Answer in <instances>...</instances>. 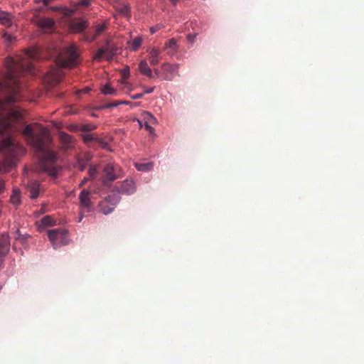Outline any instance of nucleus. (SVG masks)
Returning <instances> with one entry per match:
<instances>
[{"instance_id":"nucleus-38","label":"nucleus","mask_w":364,"mask_h":364,"mask_svg":"<svg viewBox=\"0 0 364 364\" xmlns=\"http://www.w3.org/2000/svg\"><path fill=\"white\" fill-rule=\"evenodd\" d=\"M0 19L2 21H8V14H6V13H0Z\"/></svg>"},{"instance_id":"nucleus-28","label":"nucleus","mask_w":364,"mask_h":364,"mask_svg":"<svg viewBox=\"0 0 364 364\" xmlns=\"http://www.w3.org/2000/svg\"><path fill=\"white\" fill-rule=\"evenodd\" d=\"M75 166L78 168V169H80L81 171H83V170H85L86 166L81 156H78Z\"/></svg>"},{"instance_id":"nucleus-36","label":"nucleus","mask_w":364,"mask_h":364,"mask_svg":"<svg viewBox=\"0 0 364 364\" xmlns=\"http://www.w3.org/2000/svg\"><path fill=\"white\" fill-rule=\"evenodd\" d=\"M161 67L160 69H154V76H156L157 77H161Z\"/></svg>"},{"instance_id":"nucleus-44","label":"nucleus","mask_w":364,"mask_h":364,"mask_svg":"<svg viewBox=\"0 0 364 364\" xmlns=\"http://www.w3.org/2000/svg\"><path fill=\"white\" fill-rule=\"evenodd\" d=\"M88 178H83V180L81 181V183H80V186H83V185L85 184V183H86L87 181Z\"/></svg>"},{"instance_id":"nucleus-46","label":"nucleus","mask_w":364,"mask_h":364,"mask_svg":"<svg viewBox=\"0 0 364 364\" xmlns=\"http://www.w3.org/2000/svg\"><path fill=\"white\" fill-rule=\"evenodd\" d=\"M50 1H52V0H43V4H48L50 3Z\"/></svg>"},{"instance_id":"nucleus-3","label":"nucleus","mask_w":364,"mask_h":364,"mask_svg":"<svg viewBox=\"0 0 364 364\" xmlns=\"http://www.w3.org/2000/svg\"><path fill=\"white\" fill-rule=\"evenodd\" d=\"M74 12L73 9H62V21H64L72 33H81L87 28V21L82 18H72Z\"/></svg>"},{"instance_id":"nucleus-22","label":"nucleus","mask_w":364,"mask_h":364,"mask_svg":"<svg viewBox=\"0 0 364 364\" xmlns=\"http://www.w3.org/2000/svg\"><path fill=\"white\" fill-rule=\"evenodd\" d=\"M55 225H57L55 219L50 215H46L41 219V223L38 227L55 226Z\"/></svg>"},{"instance_id":"nucleus-6","label":"nucleus","mask_w":364,"mask_h":364,"mask_svg":"<svg viewBox=\"0 0 364 364\" xmlns=\"http://www.w3.org/2000/svg\"><path fill=\"white\" fill-rule=\"evenodd\" d=\"M119 200L120 198L119 196H117V194H109L108 196H106V198L99 202V211L105 215L111 213V212L114 211L115 209Z\"/></svg>"},{"instance_id":"nucleus-9","label":"nucleus","mask_w":364,"mask_h":364,"mask_svg":"<svg viewBox=\"0 0 364 364\" xmlns=\"http://www.w3.org/2000/svg\"><path fill=\"white\" fill-rule=\"evenodd\" d=\"M91 192L87 189H83L80 195V208L81 209V213H86V212H90L93 209V203L91 200Z\"/></svg>"},{"instance_id":"nucleus-51","label":"nucleus","mask_w":364,"mask_h":364,"mask_svg":"<svg viewBox=\"0 0 364 364\" xmlns=\"http://www.w3.org/2000/svg\"><path fill=\"white\" fill-rule=\"evenodd\" d=\"M1 167L0 166V171H1Z\"/></svg>"},{"instance_id":"nucleus-15","label":"nucleus","mask_w":364,"mask_h":364,"mask_svg":"<svg viewBox=\"0 0 364 364\" xmlns=\"http://www.w3.org/2000/svg\"><path fill=\"white\" fill-rule=\"evenodd\" d=\"M161 60V51L156 48H153L149 51V60L151 65H158Z\"/></svg>"},{"instance_id":"nucleus-52","label":"nucleus","mask_w":364,"mask_h":364,"mask_svg":"<svg viewBox=\"0 0 364 364\" xmlns=\"http://www.w3.org/2000/svg\"><path fill=\"white\" fill-rule=\"evenodd\" d=\"M1 286H0V290H1Z\"/></svg>"},{"instance_id":"nucleus-43","label":"nucleus","mask_w":364,"mask_h":364,"mask_svg":"<svg viewBox=\"0 0 364 364\" xmlns=\"http://www.w3.org/2000/svg\"><path fill=\"white\" fill-rule=\"evenodd\" d=\"M188 38L189 39V41H194V39L196 38V36H195V35H193V36H192V35H188Z\"/></svg>"},{"instance_id":"nucleus-47","label":"nucleus","mask_w":364,"mask_h":364,"mask_svg":"<svg viewBox=\"0 0 364 364\" xmlns=\"http://www.w3.org/2000/svg\"><path fill=\"white\" fill-rule=\"evenodd\" d=\"M170 1H171V2L172 4H177V2H178L179 0H170Z\"/></svg>"},{"instance_id":"nucleus-5","label":"nucleus","mask_w":364,"mask_h":364,"mask_svg":"<svg viewBox=\"0 0 364 364\" xmlns=\"http://www.w3.org/2000/svg\"><path fill=\"white\" fill-rule=\"evenodd\" d=\"M121 175L122 169L120 166L109 162L103 167L101 179L103 183L114 181V180L119 178Z\"/></svg>"},{"instance_id":"nucleus-14","label":"nucleus","mask_w":364,"mask_h":364,"mask_svg":"<svg viewBox=\"0 0 364 364\" xmlns=\"http://www.w3.org/2000/svg\"><path fill=\"white\" fill-rule=\"evenodd\" d=\"M27 189L30 193L31 198H37L41 190L39 182L36 181H29L27 184Z\"/></svg>"},{"instance_id":"nucleus-39","label":"nucleus","mask_w":364,"mask_h":364,"mask_svg":"<svg viewBox=\"0 0 364 364\" xmlns=\"http://www.w3.org/2000/svg\"><path fill=\"white\" fill-rule=\"evenodd\" d=\"M154 90V87H147L146 89L144 90L143 94L144 95L145 93H151V92H153Z\"/></svg>"},{"instance_id":"nucleus-26","label":"nucleus","mask_w":364,"mask_h":364,"mask_svg":"<svg viewBox=\"0 0 364 364\" xmlns=\"http://www.w3.org/2000/svg\"><path fill=\"white\" fill-rule=\"evenodd\" d=\"M105 29H107L106 23H103L102 24L95 26V36L93 37V39H95L96 36L101 35L102 31H105Z\"/></svg>"},{"instance_id":"nucleus-24","label":"nucleus","mask_w":364,"mask_h":364,"mask_svg":"<svg viewBox=\"0 0 364 364\" xmlns=\"http://www.w3.org/2000/svg\"><path fill=\"white\" fill-rule=\"evenodd\" d=\"M141 43H142L141 38H140V37L134 38L131 42L130 48L132 50H137V49H139V48H140V46H141Z\"/></svg>"},{"instance_id":"nucleus-37","label":"nucleus","mask_w":364,"mask_h":364,"mask_svg":"<svg viewBox=\"0 0 364 364\" xmlns=\"http://www.w3.org/2000/svg\"><path fill=\"white\" fill-rule=\"evenodd\" d=\"M142 96H144V94H142V92H140L139 94L131 95V98H132V100H139V98H141Z\"/></svg>"},{"instance_id":"nucleus-40","label":"nucleus","mask_w":364,"mask_h":364,"mask_svg":"<svg viewBox=\"0 0 364 364\" xmlns=\"http://www.w3.org/2000/svg\"><path fill=\"white\" fill-rule=\"evenodd\" d=\"M5 190V183L4 181H0V193Z\"/></svg>"},{"instance_id":"nucleus-32","label":"nucleus","mask_w":364,"mask_h":364,"mask_svg":"<svg viewBox=\"0 0 364 364\" xmlns=\"http://www.w3.org/2000/svg\"><path fill=\"white\" fill-rule=\"evenodd\" d=\"M14 236L16 239L21 240V241H25L26 239V235H21L19 229H16L14 233Z\"/></svg>"},{"instance_id":"nucleus-13","label":"nucleus","mask_w":364,"mask_h":364,"mask_svg":"<svg viewBox=\"0 0 364 364\" xmlns=\"http://www.w3.org/2000/svg\"><path fill=\"white\" fill-rule=\"evenodd\" d=\"M10 248L9 237L7 233H2L0 236V255H6Z\"/></svg>"},{"instance_id":"nucleus-34","label":"nucleus","mask_w":364,"mask_h":364,"mask_svg":"<svg viewBox=\"0 0 364 364\" xmlns=\"http://www.w3.org/2000/svg\"><path fill=\"white\" fill-rule=\"evenodd\" d=\"M78 4L83 6H87L90 4V0H79Z\"/></svg>"},{"instance_id":"nucleus-23","label":"nucleus","mask_w":364,"mask_h":364,"mask_svg":"<svg viewBox=\"0 0 364 364\" xmlns=\"http://www.w3.org/2000/svg\"><path fill=\"white\" fill-rule=\"evenodd\" d=\"M11 202L14 205L21 204V193L20 191H17V189H14L13 191V194L11 196L10 198Z\"/></svg>"},{"instance_id":"nucleus-2","label":"nucleus","mask_w":364,"mask_h":364,"mask_svg":"<svg viewBox=\"0 0 364 364\" xmlns=\"http://www.w3.org/2000/svg\"><path fill=\"white\" fill-rule=\"evenodd\" d=\"M23 135L38 154V166L41 171L56 176L60 167L56 164L57 156L55 152L46 148L48 130L41 124H28L23 131Z\"/></svg>"},{"instance_id":"nucleus-7","label":"nucleus","mask_w":364,"mask_h":364,"mask_svg":"<svg viewBox=\"0 0 364 364\" xmlns=\"http://www.w3.org/2000/svg\"><path fill=\"white\" fill-rule=\"evenodd\" d=\"M67 235V229H50L48 231V237L54 248H57L59 245L68 243Z\"/></svg>"},{"instance_id":"nucleus-42","label":"nucleus","mask_w":364,"mask_h":364,"mask_svg":"<svg viewBox=\"0 0 364 364\" xmlns=\"http://www.w3.org/2000/svg\"><path fill=\"white\" fill-rule=\"evenodd\" d=\"M91 129V125H84L83 130L85 132H89Z\"/></svg>"},{"instance_id":"nucleus-50","label":"nucleus","mask_w":364,"mask_h":364,"mask_svg":"<svg viewBox=\"0 0 364 364\" xmlns=\"http://www.w3.org/2000/svg\"><path fill=\"white\" fill-rule=\"evenodd\" d=\"M122 105H128V103H129L128 102H126V101H122Z\"/></svg>"},{"instance_id":"nucleus-17","label":"nucleus","mask_w":364,"mask_h":364,"mask_svg":"<svg viewBox=\"0 0 364 364\" xmlns=\"http://www.w3.org/2000/svg\"><path fill=\"white\" fill-rule=\"evenodd\" d=\"M144 115H145V119H146V121L144 122V124H142V122L139 121V125L144 126L145 129H146L149 132H150L151 134H152V133L154 132V129L153 127H151V124H149V122H150L151 123H156V117H154L153 114H151V112H145Z\"/></svg>"},{"instance_id":"nucleus-30","label":"nucleus","mask_w":364,"mask_h":364,"mask_svg":"<svg viewBox=\"0 0 364 364\" xmlns=\"http://www.w3.org/2000/svg\"><path fill=\"white\" fill-rule=\"evenodd\" d=\"M95 139L98 140V139H97V137H95L94 134H85L83 136V141L85 142L92 141V140Z\"/></svg>"},{"instance_id":"nucleus-18","label":"nucleus","mask_w":364,"mask_h":364,"mask_svg":"<svg viewBox=\"0 0 364 364\" xmlns=\"http://www.w3.org/2000/svg\"><path fill=\"white\" fill-rule=\"evenodd\" d=\"M165 49L168 50V55H173L177 53L178 47L176 38H170L164 46Z\"/></svg>"},{"instance_id":"nucleus-48","label":"nucleus","mask_w":364,"mask_h":364,"mask_svg":"<svg viewBox=\"0 0 364 364\" xmlns=\"http://www.w3.org/2000/svg\"><path fill=\"white\" fill-rule=\"evenodd\" d=\"M49 9H50L51 11H56V9H58V8H56V7H50Z\"/></svg>"},{"instance_id":"nucleus-29","label":"nucleus","mask_w":364,"mask_h":364,"mask_svg":"<svg viewBox=\"0 0 364 364\" xmlns=\"http://www.w3.org/2000/svg\"><path fill=\"white\" fill-rule=\"evenodd\" d=\"M88 174L90 178H95L98 174V169L96 166H91L88 169Z\"/></svg>"},{"instance_id":"nucleus-1","label":"nucleus","mask_w":364,"mask_h":364,"mask_svg":"<svg viewBox=\"0 0 364 364\" xmlns=\"http://www.w3.org/2000/svg\"><path fill=\"white\" fill-rule=\"evenodd\" d=\"M39 55L38 48H27L24 53L16 58L9 57L5 60V80H0V92L9 90V84L13 83V94L8 95L4 100L0 99V153L6 156L4 165L11 167L16 164V159L26 153V149L16 139L11 136L15 128L12 122L21 120L23 117L22 109L14 105L18 94L17 77L23 73H33V60H37Z\"/></svg>"},{"instance_id":"nucleus-21","label":"nucleus","mask_w":364,"mask_h":364,"mask_svg":"<svg viewBox=\"0 0 364 364\" xmlns=\"http://www.w3.org/2000/svg\"><path fill=\"white\" fill-rule=\"evenodd\" d=\"M114 7L122 16H129L130 13V7L127 4L124 3H117Z\"/></svg>"},{"instance_id":"nucleus-45","label":"nucleus","mask_w":364,"mask_h":364,"mask_svg":"<svg viewBox=\"0 0 364 364\" xmlns=\"http://www.w3.org/2000/svg\"><path fill=\"white\" fill-rule=\"evenodd\" d=\"M90 90V89H89V87H86L85 90H82L81 92L87 93V92H89Z\"/></svg>"},{"instance_id":"nucleus-41","label":"nucleus","mask_w":364,"mask_h":364,"mask_svg":"<svg viewBox=\"0 0 364 364\" xmlns=\"http://www.w3.org/2000/svg\"><path fill=\"white\" fill-rule=\"evenodd\" d=\"M160 28L158 27V26H156V27H151L150 28V33H156V31H158V29H159Z\"/></svg>"},{"instance_id":"nucleus-12","label":"nucleus","mask_w":364,"mask_h":364,"mask_svg":"<svg viewBox=\"0 0 364 364\" xmlns=\"http://www.w3.org/2000/svg\"><path fill=\"white\" fill-rule=\"evenodd\" d=\"M63 76V70L59 69V68H55V69H52L47 73L44 78V81L48 85L53 86L58 85L59 81L61 80Z\"/></svg>"},{"instance_id":"nucleus-35","label":"nucleus","mask_w":364,"mask_h":364,"mask_svg":"<svg viewBox=\"0 0 364 364\" xmlns=\"http://www.w3.org/2000/svg\"><path fill=\"white\" fill-rule=\"evenodd\" d=\"M4 37L5 38L6 41H9V43H11L12 41H14V37L13 36L11 35H9V34H7V33H6L4 35Z\"/></svg>"},{"instance_id":"nucleus-27","label":"nucleus","mask_w":364,"mask_h":364,"mask_svg":"<svg viewBox=\"0 0 364 364\" xmlns=\"http://www.w3.org/2000/svg\"><path fill=\"white\" fill-rule=\"evenodd\" d=\"M153 167L152 164H136V168L139 170V171H147V170L151 169Z\"/></svg>"},{"instance_id":"nucleus-16","label":"nucleus","mask_w":364,"mask_h":364,"mask_svg":"<svg viewBox=\"0 0 364 364\" xmlns=\"http://www.w3.org/2000/svg\"><path fill=\"white\" fill-rule=\"evenodd\" d=\"M113 55V50L109 48V46H106V47L99 48L98 51L94 55V59L100 60L103 58V56H105L107 58H112Z\"/></svg>"},{"instance_id":"nucleus-8","label":"nucleus","mask_w":364,"mask_h":364,"mask_svg":"<svg viewBox=\"0 0 364 364\" xmlns=\"http://www.w3.org/2000/svg\"><path fill=\"white\" fill-rule=\"evenodd\" d=\"M179 65L164 63L161 65V78L163 80H173L176 75H179Z\"/></svg>"},{"instance_id":"nucleus-25","label":"nucleus","mask_w":364,"mask_h":364,"mask_svg":"<svg viewBox=\"0 0 364 364\" xmlns=\"http://www.w3.org/2000/svg\"><path fill=\"white\" fill-rule=\"evenodd\" d=\"M102 92L105 95H116L117 92L114 87H110L109 85H105L101 90Z\"/></svg>"},{"instance_id":"nucleus-33","label":"nucleus","mask_w":364,"mask_h":364,"mask_svg":"<svg viewBox=\"0 0 364 364\" xmlns=\"http://www.w3.org/2000/svg\"><path fill=\"white\" fill-rule=\"evenodd\" d=\"M122 102L120 101H116L114 102H111L110 104L105 105V107L109 108V107H115V106H117L119 105H122Z\"/></svg>"},{"instance_id":"nucleus-49","label":"nucleus","mask_w":364,"mask_h":364,"mask_svg":"<svg viewBox=\"0 0 364 364\" xmlns=\"http://www.w3.org/2000/svg\"><path fill=\"white\" fill-rule=\"evenodd\" d=\"M34 1L37 4L41 3V1L43 3V0H34Z\"/></svg>"},{"instance_id":"nucleus-20","label":"nucleus","mask_w":364,"mask_h":364,"mask_svg":"<svg viewBox=\"0 0 364 364\" xmlns=\"http://www.w3.org/2000/svg\"><path fill=\"white\" fill-rule=\"evenodd\" d=\"M60 141L63 146L64 148H70L71 147L74 139L70 134H66V132H60Z\"/></svg>"},{"instance_id":"nucleus-31","label":"nucleus","mask_w":364,"mask_h":364,"mask_svg":"<svg viewBox=\"0 0 364 364\" xmlns=\"http://www.w3.org/2000/svg\"><path fill=\"white\" fill-rule=\"evenodd\" d=\"M81 157L83 159V161L85 164L86 165L87 162H89L90 160H91L92 156L91 154H89V152H84L83 154H80Z\"/></svg>"},{"instance_id":"nucleus-19","label":"nucleus","mask_w":364,"mask_h":364,"mask_svg":"<svg viewBox=\"0 0 364 364\" xmlns=\"http://www.w3.org/2000/svg\"><path fill=\"white\" fill-rule=\"evenodd\" d=\"M139 70L143 75H145L148 76L149 77H154L152 70L151 69V68H149L147 62H146V60H141L139 62Z\"/></svg>"},{"instance_id":"nucleus-11","label":"nucleus","mask_w":364,"mask_h":364,"mask_svg":"<svg viewBox=\"0 0 364 364\" xmlns=\"http://www.w3.org/2000/svg\"><path fill=\"white\" fill-rule=\"evenodd\" d=\"M33 21L35 24L42 28L45 33H51L55 25V22L52 18L36 17Z\"/></svg>"},{"instance_id":"nucleus-4","label":"nucleus","mask_w":364,"mask_h":364,"mask_svg":"<svg viewBox=\"0 0 364 364\" xmlns=\"http://www.w3.org/2000/svg\"><path fill=\"white\" fill-rule=\"evenodd\" d=\"M57 63L60 68H74L79 63V54L75 46L63 48L57 57Z\"/></svg>"},{"instance_id":"nucleus-10","label":"nucleus","mask_w":364,"mask_h":364,"mask_svg":"<svg viewBox=\"0 0 364 364\" xmlns=\"http://www.w3.org/2000/svg\"><path fill=\"white\" fill-rule=\"evenodd\" d=\"M116 190L122 194H133L136 190V183L132 178H127L117 185Z\"/></svg>"}]
</instances>
